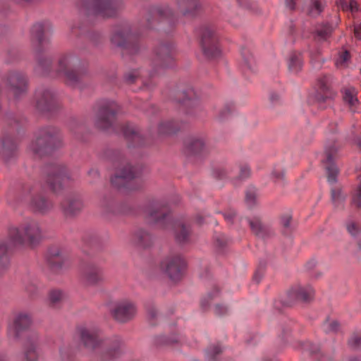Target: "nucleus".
Wrapping results in <instances>:
<instances>
[{
    "label": "nucleus",
    "instance_id": "f257e3e1",
    "mask_svg": "<svg viewBox=\"0 0 361 361\" xmlns=\"http://www.w3.org/2000/svg\"><path fill=\"white\" fill-rule=\"evenodd\" d=\"M10 238L0 243V268H5L9 263L10 249L16 244L27 243L34 245L42 239V230L38 222L31 220L25 222L19 228L9 231Z\"/></svg>",
    "mask_w": 361,
    "mask_h": 361
},
{
    "label": "nucleus",
    "instance_id": "f03ea898",
    "mask_svg": "<svg viewBox=\"0 0 361 361\" xmlns=\"http://www.w3.org/2000/svg\"><path fill=\"white\" fill-rule=\"evenodd\" d=\"M59 142L57 130L54 128L44 129L32 145V150L35 154L42 155L49 152Z\"/></svg>",
    "mask_w": 361,
    "mask_h": 361
},
{
    "label": "nucleus",
    "instance_id": "7ed1b4c3",
    "mask_svg": "<svg viewBox=\"0 0 361 361\" xmlns=\"http://www.w3.org/2000/svg\"><path fill=\"white\" fill-rule=\"evenodd\" d=\"M46 173V182L54 192H60L63 185H66L69 181L65 169L61 166L51 165L44 169Z\"/></svg>",
    "mask_w": 361,
    "mask_h": 361
},
{
    "label": "nucleus",
    "instance_id": "20e7f679",
    "mask_svg": "<svg viewBox=\"0 0 361 361\" xmlns=\"http://www.w3.org/2000/svg\"><path fill=\"white\" fill-rule=\"evenodd\" d=\"M118 111V105L113 101H102L99 104L95 124L100 129L111 126Z\"/></svg>",
    "mask_w": 361,
    "mask_h": 361
},
{
    "label": "nucleus",
    "instance_id": "39448f33",
    "mask_svg": "<svg viewBox=\"0 0 361 361\" xmlns=\"http://www.w3.org/2000/svg\"><path fill=\"white\" fill-rule=\"evenodd\" d=\"M83 4L87 10L102 18L115 16L118 8L115 0H84Z\"/></svg>",
    "mask_w": 361,
    "mask_h": 361
},
{
    "label": "nucleus",
    "instance_id": "423d86ee",
    "mask_svg": "<svg viewBox=\"0 0 361 361\" xmlns=\"http://www.w3.org/2000/svg\"><path fill=\"white\" fill-rule=\"evenodd\" d=\"M218 39L214 31L204 27L202 30L201 46L204 55L209 59H215L220 56L221 51L217 47Z\"/></svg>",
    "mask_w": 361,
    "mask_h": 361
},
{
    "label": "nucleus",
    "instance_id": "0eeeda50",
    "mask_svg": "<svg viewBox=\"0 0 361 361\" xmlns=\"http://www.w3.org/2000/svg\"><path fill=\"white\" fill-rule=\"evenodd\" d=\"M111 313L116 322L126 323L135 317L137 308L133 302L124 300L116 302L111 310Z\"/></svg>",
    "mask_w": 361,
    "mask_h": 361
},
{
    "label": "nucleus",
    "instance_id": "6e6552de",
    "mask_svg": "<svg viewBox=\"0 0 361 361\" xmlns=\"http://www.w3.org/2000/svg\"><path fill=\"white\" fill-rule=\"evenodd\" d=\"M173 99L188 114H193L199 107L196 92L190 87L185 90H176L173 94Z\"/></svg>",
    "mask_w": 361,
    "mask_h": 361
},
{
    "label": "nucleus",
    "instance_id": "1a4fd4ad",
    "mask_svg": "<svg viewBox=\"0 0 361 361\" xmlns=\"http://www.w3.org/2000/svg\"><path fill=\"white\" fill-rule=\"evenodd\" d=\"M314 290L311 286L295 285L288 290V299L283 302L287 306L290 305L296 300L304 303H310L314 300Z\"/></svg>",
    "mask_w": 361,
    "mask_h": 361
},
{
    "label": "nucleus",
    "instance_id": "9d476101",
    "mask_svg": "<svg viewBox=\"0 0 361 361\" xmlns=\"http://www.w3.org/2000/svg\"><path fill=\"white\" fill-rule=\"evenodd\" d=\"M185 267L184 260L180 256L166 258L161 263V269L171 281H178L183 276Z\"/></svg>",
    "mask_w": 361,
    "mask_h": 361
},
{
    "label": "nucleus",
    "instance_id": "9b49d317",
    "mask_svg": "<svg viewBox=\"0 0 361 361\" xmlns=\"http://www.w3.org/2000/svg\"><path fill=\"white\" fill-rule=\"evenodd\" d=\"M337 151L338 149L334 143H329L325 146V159L322 160V162L325 164V169L327 173V179L331 183L336 182L338 173V168L334 163V159L337 155Z\"/></svg>",
    "mask_w": 361,
    "mask_h": 361
},
{
    "label": "nucleus",
    "instance_id": "f8f14e48",
    "mask_svg": "<svg viewBox=\"0 0 361 361\" xmlns=\"http://www.w3.org/2000/svg\"><path fill=\"white\" fill-rule=\"evenodd\" d=\"M146 219L149 223L161 224L162 228H166L170 222L168 208L160 203H154L147 208Z\"/></svg>",
    "mask_w": 361,
    "mask_h": 361
},
{
    "label": "nucleus",
    "instance_id": "ddd939ff",
    "mask_svg": "<svg viewBox=\"0 0 361 361\" xmlns=\"http://www.w3.org/2000/svg\"><path fill=\"white\" fill-rule=\"evenodd\" d=\"M23 194L24 196H30V207L36 212L44 213L50 210L53 204L42 195H37L33 188L30 185L23 187Z\"/></svg>",
    "mask_w": 361,
    "mask_h": 361
},
{
    "label": "nucleus",
    "instance_id": "4468645a",
    "mask_svg": "<svg viewBox=\"0 0 361 361\" xmlns=\"http://www.w3.org/2000/svg\"><path fill=\"white\" fill-rule=\"evenodd\" d=\"M6 84L16 98H18L27 92V78L21 73L16 71L9 73L6 78Z\"/></svg>",
    "mask_w": 361,
    "mask_h": 361
},
{
    "label": "nucleus",
    "instance_id": "2eb2a0df",
    "mask_svg": "<svg viewBox=\"0 0 361 361\" xmlns=\"http://www.w3.org/2000/svg\"><path fill=\"white\" fill-rule=\"evenodd\" d=\"M314 99L319 102H324L333 96L332 77L330 75H323L317 78Z\"/></svg>",
    "mask_w": 361,
    "mask_h": 361
},
{
    "label": "nucleus",
    "instance_id": "dca6fc26",
    "mask_svg": "<svg viewBox=\"0 0 361 361\" xmlns=\"http://www.w3.org/2000/svg\"><path fill=\"white\" fill-rule=\"evenodd\" d=\"M37 336L36 334L29 333L23 343V353L22 361H37Z\"/></svg>",
    "mask_w": 361,
    "mask_h": 361
},
{
    "label": "nucleus",
    "instance_id": "f3484780",
    "mask_svg": "<svg viewBox=\"0 0 361 361\" xmlns=\"http://www.w3.org/2000/svg\"><path fill=\"white\" fill-rule=\"evenodd\" d=\"M173 59L169 46H160L152 59V65L157 70L158 68H166L172 65Z\"/></svg>",
    "mask_w": 361,
    "mask_h": 361
},
{
    "label": "nucleus",
    "instance_id": "a211bd4d",
    "mask_svg": "<svg viewBox=\"0 0 361 361\" xmlns=\"http://www.w3.org/2000/svg\"><path fill=\"white\" fill-rule=\"evenodd\" d=\"M60 71L63 72L66 77V82L72 86L76 85L80 81L82 80L85 74L76 73L73 71H68L67 67L70 63V58L68 56H63L60 59L59 61Z\"/></svg>",
    "mask_w": 361,
    "mask_h": 361
},
{
    "label": "nucleus",
    "instance_id": "6ab92c4d",
    "mask_svg": "<svg viewBox=\"0 0 361 361\" xmlns=\"http://www.w3.org/2000/svg\"><path fill=\"white\" fill-rule=\"evenodd\" d=\"M137 176L136 173L133 170V167L130 165L124 166L116 173L111 180V184L120 188L124 186L126 183L134 179Z\"/></svg>",
    "mask_w": 361,
    "mask_h": 361
},
{
    "label": "nucleus",
    "instance_id": "aec40b11",
    "mask_svg": "<svg viewBox=\"0 0 361 361\" xmlns=\"http://www.w3.org/2000/svg\"><path fill=\"white\" fill-rule=\"evenodd\" d=\"M173 235L177 243L183 245L190 241L191 229L188 225L182 221L173 223Z\"/></svg>",
    "mask_w": 361,
    "mask_h": 361
},
{
    "label": "nucleus",
    "instance_id": "412c9836",
    "mask_svg": "<svg viewBox=\"0 0 361 361\" xmlns=\"http://www.w3.org/2000/svg\"><path fill=\"white\" fill-rule=\"evenodd\" d=\"M31 317L25 313H19L13 320L11 331L16 337L25 332L31 325Z\"/></svg>",
    "mask_w": 361,
    "mask_h": 361
},
{
    "label": "nucleus",
    "instance_id": "4be33fe9",
    "mask_svg": "<svg viewBox=\"0 0 361 361\" xmlns=\"http://www.w3.org/2000/svg\"><path fill=\"white\" fill-rule=\"evenodd\" d=\"M37 108L42 112L51 111L54 105L53 94L48 90L38 92L36 94Z\"/></svg>",
    "mask_w": 361,
    "mask_h": 361
},
{
    "label": "nucleus",
    "instance_id": "5701e85b",
    "mask_svg": "<svg viewBox=\"0 0 361 361\" xmlns=\"http://www.w3.org/2000/svg\"><path fill=\"white\" fill-rule=\"evenodd\" d=\"M178 6L185 16H195L201 11V5L197 0H178Z\"/></svg>",
    "mask_w": 361,
    "mask_h": 361
},
{
    "label": "nucleus",
    "instance_id": "b1692460",
    "mask_svg": "<svg viewBox=\"0 0 361 361\" xmlns=\"http://www.w3.org/2000/svg\"><path fill=\"white\" fill-rule=\"evenodd\" d=\"M185 152L189 155L199 154L206 149L204 140L200 137H190L185 143Z\"/></svg>",
    "mask_w": 361,
    "mask_h": 361
},
{
    "label": "nucleus",
    "instance_id": "393cba45",
    "mask_svg": "<svg viewBox=\"0 0 361 361\" xmlns=\"http://www.w3.org/2000/svg\"><path fill=\"white\" fill-rule=\"evenodd\" d=\"M80 338L85 346L90 349H94L99 344L97 334L87 329L84 326L78 328Z\"/></svg>",
    "mask_w": 361,
    "mask_h": 361
},
{
    "label": "nucleus",
    "instance_id": "a878e982",
    "mask_svg": "<svg viewBox=\"0 0 361 361\" xmlns=\"http://www.w3.org/2000/svg\"><path fill=\"white\" fill-rule=\"evenodd\" d=\"M63 214L67 217H71L78 214L82 208V204L78 199L66 200L62 203Z\"/></svg>",
    "mask_w": 361,
    "mask_h": 361
},
{
    "label": "nucleus",
    "instance_id": "bb28decb",
    "mask_svg": "<svg viewBox=\"0 0 361 361\" xmlns=\"http://www.w3.org/2000/svg\"><path fill=\"white\" fill-rule=\"evenodd\" d=\"M105 276L98 267L90 268L85 274V281L87 285L94 286L104 282Z\"/></svg>",
    "mask_w": 361,
    "mask_h": 361
},
{
    "label": "nucleus",
    "instance_id": "cd10ccee",
    "mask_svg": "<svg viewBox=\"0 0 361 361\" xmlns=\"http://www.w3.org/2000/svg\"><path fill=\"white\" fill-rule=\"evenodd\" d=\"M343 94L344 102L354 111V109L359 104L355 89L354 87L345 88L343 91Z\"/></svg>",
    "mask_w": 361,
    "mask_h": 361
},
{
    "label": "nucleus",
    "instance_id": "c85d7f7f",
    "mask_svg": "<svg viewBox=\"0 0 361 361\" xmlns=\"http://www.w3.org/2000/svg\"><path fill=\"white\" fill-rule=\"evenodd\" d=\"M152 236L145 230H139L135 234V243L142 247H149L152 243Z\"/></svg>",
    "mask_w": 361,
    "mask_h": 361
},
{
    "label": "nucleus",
    "instance_id": "c756f323",
    "mask_svg": "<svg viewBox=\"0 0 361 361\" xmlns=\"http://www.w3.org/2000/svg\"><path fill=\"white\" fill-rule=\"evenodd\" d=\"M324 6V0H312L307 8L306 13L310 16H317L323 11Z\"/></svg>",
    "mask_w": 361,
    "mask_h": 361
},
{
    "label": "nucleus",
    "instance_id": "7c9ffc66",
    "mask_svg": "<svg viewBox=\"0 0 361 361\" xmlns=\"http://www.w3.org/2000/svg\"><path fill=\"white\" fill-rule=\"evenodd\" d=\"M252 232L258 237H264L267 233V228L259 218L249 220Z\"/></svg>",
    "mask_w": 361,
    "mask_h": 361
},
{
    "label": "nucleus",
    "instance_id": "2f4dec72",
    "mask_svg": "<svg viewBox=\"0 0 361 361\" xmlns=\"http://www.w3.org/2000/svg\"><path fill=\"white\" fill-rule=\"evenodd\" d=\"M332 31L331 26L325 25L316 30L314 39L319 42L325 41L331 37Z\"/></svg>",
    "mask_w": 361,
    "mask_h": 361
},
{
    "label": "nucleus",
    "instance_id": "473e14b6",
    "mask_svg": "<svg viewBox=\"0 0 361 361\" xmlns=\"http://www.w3.org/2000/svg\"><path fill=\"white\" fill-rule=\"evenodd\" d=\"M178 128L175 126L173 122L166 121L161 122L158 126V133L159 135L170 134L175 133Z\"/></svg>",
    "mask_w": 361,
    "mask_h": 361
},
{
    "label": "nucleus",
    "instance_id": "72a5a7b5",
    "mask_svg": "<svg viewBox=\"0 0 361 361\" xmlns=\"http://www.w3.org/2000/svg\"><path fill=\"white\" fill-rule=\"evenodd\" d=\"M44 33V27L41 23L34 25L31 30L32 40L35 39L39 44L42 42V36Z\"/></svg>",
    "mask_w": 361,
    "mask_h": 361
},
{
    "label": "nucleus",
    "instance_id": "f704fd0d",
    "mask_svg": "<svg viewBox=\"0 0 361 361\" xmlns=\"http://www.w3.org/2000/svg\"><path fill=\"white\" fill-rule=\"evenodd\" d=\"M16 149V145H14L13 143H11V145H10V143L8 142H4L3 143V148H2L1 153V157L4 160L6 161L9 156L14 154Z\"/></svg>",
    "mask_w": 361,
    "mask_h": 361
},
{
    "label": "nucleus",
    "instance_id": "c9c22d12",
    "mask_svg": "<svg viewBox=\"0 0 361 361\" xmlns=\"http://www.w3.org/2000/svg\"><path fill=\"white\" fill-rule=\"evenodd\" d=\"M63 259L59 252L51 253L49 258V262L52 269H57L61 267Z\"/></svg>",
    "mask_w": 361,
    "mask_h": 361
},
{
    "label": "nucleus",
    "instance_id": "e433bc0d",
    "mask_svg": "<svg viewBox=\"0 0 361 361\" xmlns=\"http://www.w3.org/2000/svg\"><path fill=\"white\" fill-rule=\"evenodd\" d=\"M148 319L152 325H155V320L157 317V312L154 305L149 302L146 304Z\"/></svg>",
    "mask_w": 361,
    "mask_h": 361
},
{
    "label": "nucleus",
    "instance_id": "4c0bfd02",
    "mask_svg": "<svg viewBox=\"0 0 361 361\" xmlns=\"http://www.w3.org/2000/svg\"><path fill=\"white\" fill-rule=\"evenodd\" d=\"M222 352L221 348L218 345H211L207 350V360L208 361L216 360V357L221 354Z\"/></svg>",
    "mask_w": 361,
    "mask_h": 361
},
{
    "label": "nucleus",
    "instance_id": "58836bf2",
    "mask_svg": "<svg viewBox=\"0 0 361 361\" xmlns=\"http://www.w3.org/2000/svg\"><path fill=\"white\" fill-rule=\"evenodd\" d=\"M324 327L326 332L336 333L340 329V324L336 320L327 319L324 323Z\"/></svg>",
    "mask_w": 361,
    "mask_h": 361
},
{
    "label": "nucleus",
    "instance_id": "ea45409f",
    "mask_svg": "<svg viewBox=\"0 0 361 361\" xmlns=\"http://www.w3.org/2000/svg\"><path fill=\"white\" fill-rule=\"evenodd\" d=\"M126 35L122 32H116L111 37L112 43L116 47H123L126 44Z\"/></svg>",
    "mask_w": 361,
    "mask_h": 361
},
{
    "label": "nucleus",
    "instance_id": "a19ab883",
    "mask_svg": "<svg viewBox=\"0 0 361 361\" xmlns=\"http://www.w3.org/2000/svg\"><path fill=\"white\" fill-rule=\"evenodd\" d=\"M123 133L125 137L135 140L138 138V134L134 127L127 125L123 128Z\"/></svg>",
    "mask_w": 361,
    "mask_h": 361
},
{
    "label": "nucleus",
    "instance_id": "79ce46f5",
    "mask_svg": "<svg viewBox=\"0 0 361 361\" xmlns=\"http://www.w3.org/2000/svg\"><path fill=\"white\" fill-rule=\"evenodd\" d=\"M348 345L354 350L361 349V336L359 334H353L348 340Z\"/></svg>",
    "mask_w": 361,
    "mask_h": 361
},
{
    "label": "nucleus",
    "instance_id": "37998d69",
    "mask_svg": "<svg viewBox=\"0 0 361 361\" xmlns=\"http://www.w3.org/2000/svg\"><path fill=\"white\" fill-rule=\"evenodd\" d=\"M172 15V11L168 6L158 8L155 12L156 17L159 19L169 18Z\"/></svg>",
    "mask_w": 361,
    "mask_h": 361
},
{
    "label": "nucleus",
    "instance_id": "c03bdc74",
    "mask_svg": "<svg viewBox=\"0 0 361 361\" xmlns=\"http://www.w3.org/2000/svg\"><path fill=\"white\" fill-rule=\"evenodd\" d=\"M350 59V52L348 50H344L339 54L336 64L337 66H345V63H347Z\"/></svg>",
    "mask_w": 361,
    "mask_h": 361
},
{
    "label": "nucleus",
    "instance_id": "a18cd8bd",
    "mask_svg": "<svg viewBox=\"0 0 361 361\" xmlns=\"http://www.w3.org/2000/svg\"><path fill=\"white\" fill-rule=\"evenodd\" d=\"M331 198L334 203L336 206H338V204L344 200L345 196L342 194L340 189H333L331 190Z\"/></svg>",
    "mask_w": 361,
    "mask_h": 361
},
{
    "label": "nucleus",
    "instance_id": "49530a36",
    "mask_svg": "<svg viewBox=\"0 0 361 361\" xmlns=\"http://www.w3.org/2000/svg\"><path fill=\"white\" fill-rule=\"evenodd\" d=\"M178 342V339L176 336L172 338H169L166 336H161L157 340V344L160 345H172Z\"/></svg>",
    "mask_w": 361,
    "mask_h": 361
},
{
    "label": "nucleus",
    "instance_id": "de8ad7c7",
    "mask_svg": "<svg viewBox=\"0 0 361 361\" xmlns=\"http://www.w3.org/2000/svg\"><path fill=\"white\" fill-rule=\"evenodd\" d=\"M301 66L300 60L296 56H290L288 63V68L290 71H297Z\"/></svg>",
    "mask_w": 361,
    "mask_h": 361
},
{
    "label": "nucleus",
    "instance_id": "09e8293b",
    "mask_svg": "<svg viewBox=\"0 0 361 361\" xmlns=\"http://www.w3.org/2000/svg\"><path fill=\"white\" fill-rule=\"evenodd\" d=\"M63 298V294L61 290H54L49 293V300L52 304H56Z\"/></svg>",
    "mask_w": 361,
    "mask_h": 361
},
{
    "label": "nucleus",
    "instance_id": "8fccbe9b",
    "mask_svg": "<svg viewBox=\"0 0 361 361\" xmlns=\"http://www.w3.org/2000/svg\"><path fill=\"white\" fill-rule=\"evenodd\" d=\"M139 75H140L137 71H130L125 75V81L128 84H133L135 82V81L139 77Z\"/></svg>",
    "mask_w": 361,
    "mask_h": 361
},
{
    "label": "nucleus",
    "instance_id": "3c124183",
    "mask_svg": "<svg viewBox=\"0 0 361 361\" xmlns=\"http://www.w3.org/2000/svg\"><path fill=\"white\" fill-rule=\"evenodd\" d=\"M353 204L357 208H361V182L358 187L357 194L353 199Z\"/></svg>",
    "mask_w": 361,
    "mask_h": 361
},
{
    "label": "nucleus",
    "instance_id": "603ef678",
    "mask_svg": "<svg viewBox=\"0 0 361 361\" xmlns=\"http://www.w3.org/2000/svg\"><path fill=\"white\" fill-rule=\"evenodd\" d=\"M114 343H115V346L111 348L109 350V353H111L112 352H114V356L119 354L120 347L123 344L122 341L118 338H115Z\"/></svg>",
    "mask_w": 361,
    "mask_h": 361
},
{
    "label": "nucleus",
    "instance_id": "864d4df0",
    "mask_svg": "<svg viewBox=\"0 0 361 361\" xmlns=\"http://www.w3.org/2000/svg\"><path fill=\"white\" fill-rule=\"evenodd\" d=\"M347 229L348 232L353 235H356L359 232L358 226L354 222L348 224Z\"/></svg>",
    "mask_w": 361,
    "mask_h": 361
},
{
    "label": "nucleus",
    "instance_id": "5fc2aeb1",
    "mask_svg": "<svg viewBox=\"0 0 361 361\" xmlns=\"http://www.w3.org/2000/svg\"><path fill=\"white\" fill-rule=\"evenodd\" d=\"M250 169L247 166H243L240 168V172L239 175V178L240 179H245L250 176Z\"/></svg>",
    "mask_w": 361,
    "mask_h": 361
},
{
    "label": "nucleus",
    "instance_id": "6e6d98bb",
    "mask_svg": "<svg viewBox=\"0 0 361 361\" xmlns=\"http://www.w3.org/2000/svg\"><path fill=\"white\" fill-rule=\"evenodd\" d=\"M255 198H256V195L254 192L249 191L246 193V202L250 206H252L255 204Z\"/></svg>",
    "mask_w": 361,
    "mask_h": 361
},
{
    "label": "nucleus",
    "instance_id": "4d7b16f0",
    "mask_svg": "<svg viewBox=\"0 0 361 361\" xmlns=\"http://www.w3.org/2000/svg\"><path fill=\"white\" fill-rule=\"evenodd\" d=\"M348 4L349 0H338L336 2L337 6L344 11H348Z\"/></svg>",
    "mask_w": 361,
    "mask_h": 361
},
{
    "label": "nucleus",
    "instance_id": "13d9d810",
    "mask_svg": "<svg viewBox=\"0 0 361 361\" xmlns=\"http://www.w3.org/2000/svg\"><path fill=\"white\" fill-rule=\"evenodd\" d=\"M351 12H357L359 11V6L355 0H349L348 11Z\"/></svg>",
    "mask_w": 361,
    "mask_h": 361
},
{
    "label": "nucleus",
    "instance_id": "bf43d9fd",
    "mask_svg": "<svg viewBox=\"0 0 361 361\" xmlns=\"http://www.w3.org/2000/svg\"><path fill=\"white\" fill-rule=\"evenodd\" d=\"M291 216L286 215L282 218V223L284 227L288 228L291 221Z\"/></svg>",
    "mask_w": 361,
    "mask_h": 361
},
{
    "label": "nucleus",
    "instance_id": "052dcab7",
    "mask_svg": "<svg viewBox=\"0 0 361 361\" xmlns=\"http://www.w3.org/2000/svg\"><path fill=\"white\" fill-rule=\"evenodd\" d=\"M286 4L292 11L295 8V0H286Z\"/></svg>",
    "mask_w": 361,
    "mask_h": 361
},
{
    "label": "nucleus",
    "instance_id": "680f3d73",
    "mask_svg": "<svg viewBox=\"0 0 361 361\" xmlns=\"http://www.w3.org/2000/svg\"><path fill=\"white\" fill-rule=\"evenodd\" d=\"M354 34H355V37H357L358 39H361V27L360 26L355 27Z\"/></svg>",
    "mask_w": 361,
    "mask_h": 361
},
{
    "label": "nucleus",
    "instance_id": "e2e57ef3",
    "mask_svg": "<svg viewBox=\"0 0 361 361\" xmlns=\"http://www.w3.org/2000/svg\"><path fill=\"white\" fill-rule=\"evenodd\" d=\"M215 311L217 314H221L226 312V309L221 305H216Z\"/></svg>",
    "mask_w": 361,
    "mask_h": 361
},
{
    "label": "nucleus",
    "instance_id": "0e129e2a",
    "mask_svg": "<svg viewBox=\"0 0 361 361\" xmlns=\"http://www.w3.org/2000/svg\"><path fill=\"white\" fill-rule=\"evenodd\" d=\"M216 243H217V245L219 247H223L226 245L227 242L225 239H223V240L217 239Z\"/></svg>",
    "mask_w": 361,
    "mask_h": 361
},
{
    "label": "nucleus",
    "instance_id": "69168bd1",
    "mask_svg": "<svg viewBox=\"0 0 361 361\" xmlns=\"http://www.w3.org/2000/svg\"><path fill=\"white\" fill-rule=\"evenodd\" d=\"M235 214H236L235 212H232L229 214H225V218H226V219H227L228 221H232V219L235 216Z\"/></svg>",
    "mask_w": 361,
    "mask_h": 361
},
{
    "label": "nucleus",
    "instance_id": "338daca9",
    "mask_svg": "<svg viewBox=\"0 0 361 361\" xmlns=\"http://www.w3.org/2000/svg\"><path fill=\"white\" fill-rule=\"evenodd\" d=\"M348 361H361V358L357 359L356 357H352V358H350Z\"/></svg>",
    "mask_w": 361,
    "mask_h": 361
},
{
    "label": "nucleus",
    "instance_id": "774afa93",
    "mask_svg": "<svg viewBox=\"0 0 361 361\" xmlns=\"http://www.w3.org/2000/svg\"><path fill=\"white\" fill-rule=\"evenodd\" d=\"M275 176H276V178H282L283 176V174H281V175H280V174H277L276 175V174Z\"/></svg>",
    "mask_w": 361,
    "mask_h": 361
}]
</instances>
